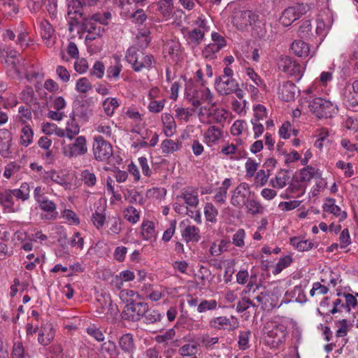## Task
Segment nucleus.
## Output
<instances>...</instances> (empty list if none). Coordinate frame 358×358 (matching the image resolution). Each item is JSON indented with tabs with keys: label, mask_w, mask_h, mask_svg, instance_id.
I'll return each mask as SVG.
<instances>
[{
	"label": "nucleus",
	"mask_w": 358,
	"mask_h": 358,
	"mask_svg": "<svg viewBox=\"0 0 358 358\" xmlns=\"http://www.w3.org/2000/svg\"><path fill=\"white\" fill-rule=\"evenodd\" d=\"M125 57L136 72H139L144 69H150L154 62L152 55L140 51L134 46L127 50Z\"/></svg>",
	"instance_id": "f257e3e1"
},
{
	"label": "nucleus",
	"mask_w": 358,
	"mask_h": 358,
	"mask_svg": "<svg viewBox=\"0 0 358 358\" xmlns=\"http://www.w3.org/2000/svg\"><path fill=\"white\" fill-rule=\"evenodd\" d=\"M264 334L268 345L278 348L285 341L287 331L283 324L269 321L264 326Z\"/></svg>",
	"instance_id": "f03ea898"
},
{
	"label": "nucleus",
	"mask_w": 358,
	"mask_h": 358,
	"mask_svg": "<svg viewBox=\"0 0 358 358\" xmlns=\"http://www.w3.org/2000/svg\"><path fill=\"white\" fill-rule=\"evenodd\" d=\"M308 102L310 110L318 118L331 117L338 110L332 102L321 97H315Z\"/></svg>",
	"instance_id": "7ed1b4c3"
},
{
	"label": "nucleus",
	"mask_w": 358,
	"mask_h": 358,
	"mask_svg": "<svg viewBox=\"0 0 358 358\" xmlns=\"http://www.w3.org/2000/svg\"><path fill=\"white\" fill-rule=\"evenodd\" d=\"M216 91L222 96L235 94L239 99H243L245 93L234 78H216L215 81Z\"/></svg>",
	"instance_id": "20e7f679"
},
{
	"label": "nucleus",
	"mask_w": 358,
	"mask_h": 358,
	"mask_svg": "<svg viewBox=\"0 0 358 358\" xmlns=\"http://www.w3.org/2000/svg\"><path fill=\"white\" fill-rule=\"evenodd\" d=\"M310 10V5L296 3L284 10L280 17V22L284 27H288L302 15L306 14Z\"/></svg>",
	"instance_id": "39448f33"
},
{
	"label": "nucleus",
	"mask_w": 358,
	"mask_h": 358,
	"mask_svg": "<svg viewBox=\"0 0 358 358\" xmlns=\"http://www.w3.org/2000/svg\"><path fill=\"white\" fill-rule=\"evenodd\" d=\"M148 304L145 302H137L134 299L127 300L122 312V317L134 322L139 321L143 317Z\"/></svg>",
	"instance_id": "423d86ee"
},
{
	"label": "nucleus",
	"mask_w": 358,
	"mask_h": 358,
	"mask_svg": "<svg viewBox=\"0 0 358 358\" xmlns=\"http://www.w3.org/2000/svg\"><path fill=\"white\" fill-rule=\"evenodd\" d=\"M92 148L96 160L106 161L113 155L112 145L105 140L102 136L99 135L94 137Z\"/></svg>",
	"instance_id": "0eeeda50"
},
{
	"label": "nucleus",
	"mask_w": 358,
	"mask_h": 358,
	"mask_svg": "<svg viewBox=\"0 0 358 358\" xmlns=\"http://www.w3.org/2000/svg\"><path fill=\"white\" fill-rule=\"evenodd\" d=\"M211 39L212 43L205 46L201 52L202 56L210 60L216 58L217 53L227 45L224 37L217 32L211 34Z\"/></svg>",
	"instance_id": "6e6552de"
},
{
	"label": "nucleus",
	"mask_w": 358,
	"mask_h": 358,
	"mask_svg": "<svg viewBox=\"0 0 358 358\" xmlns=\"http://www.w3.org/2000/svg\"><path fill=\"white\" fill-rule=\"evenodd\" d=\"M259 20V15L251 10H238L234 13L232 22L239 30H244Z\"/></svg>",
	"instance_id": "1a4fd4ad"
},
{
	"label": "nucleus",
	"mask_w": 358,
	"mask_h": 358,
	"mask_svg": "<svg viewBox=\"0 0 358 358\" xmlns=\"http://www.w3.org/2000/svg\"><path fill=\"white\" fill-rule=\"evenodd\" d=\"M87 152L86 138L83 136H79L74 141L62 148L63 154L68 157H77L84 155Z\"/></svg>",
	"instance_id": "9d476101"
},
{
	"label": "nucleus",
	"mask_w": 358,
	"mask_h": 358,
	"mask_svg": "<svg viewBox=\"0 0 358 358\" xmlns=\"http://www.w3.org/2000/svg\"><path fill=\"white\" fill-rule=\"evenodd\" d=\"M231 193V204L235 208H241L250 196V185L247 182H241Z\"/></svg>",
	"instance_id": "9b49d317"
},
{
	"label": "nucleus",
	"mask_w": 358,
	"mask_h": 358,
	"mask_svg": "<svg viewBox=\"0 0 358 358\" xmlns=\"http://www.w3.org/2000/svg\"><path fill=\"white\" fill-rule=\"evenodd\" d=\"M209 326L211 329L217 330L234 331L239 327V322L235 316H219L211 319L209 321Z\"/></svg>",
	"instance_id": "f8f14e48"
},
{
	"label": "nucleus",
	"mask_w": 358,
	"mask_h": 358,
	"mask_svg": "<svg viewBox=\"0 0 358 358\" xmlns=\"http://www.w3.org/2000/svg\"><path fill=\"white\" fill-rule=\"evenodd\" d=\"M220 153L231 160L237 161L248 156V152L244 148H238L237 146H234V143H229L221 148Z\"/></svg>",
	"instance_id": "ddd939ff"
},
{
	"label": "nucleus",
	"mask_w": 358,
	"mask_h": 358,
	"mask_svg": "<svg viewBox=\"0 0 358 358\" xmlns=\"http://www.w3.org/2000/svg\"><path fill=\"white\" fill-rule=\"evenodd\" d=\"M13 140L12 133L6 129H0V155L4 158L11 154L10 146Z\"/></svg>",
	"instance_id": "4468645a"
},
{
	"label": "nucleus",
	"mask_w": 358,
	"mask_h": 358,
	"mask_svg": "<svg viewBox=\"0 0 358 358\" xmlns=\"http://www.w3.org/2000/svg\"><path fill=\"white\" fill-rule=\"evenodd\" d=\"M118 344L121 350L129 355L131 358H134V354L136 350V345L134 336L130 334L122 335L118 341Z\"/></svg>",
	"instance_id": "2eb2a0df"
},
{
	"label": "nucleus",
	"mask_w": 358,
	"mask_h": 358,
	"mask_svg": "<svg viewBox=\"0 0 358 358\" xmlns=\"http://www.w3.org/2000/svg\"><path fill=\"white\" fill-rule=\"evenodd\" d=\"M55 337V331L51 324H45L41 326L38 341L40 344L45 346L50 343Z\"/></svg>",
	"instance_id": "dca6fc26"
},
{
	"label": "nucleus",
	"mask_w": 358,
	"mask_h": 358,
	"mask_svg": "<svg viewBox=\"0 0 358 358\" xmlns=\"http://www.w3.org/2000/svg\"><path fill=\"white\" fill-rule=\"evenodd\" d=\"M296 90V87L292 81L285 82L279 87V96L282 100L289 102L294 99Z\"/></svg>",
	"instance_id": "f3484780"
},
{
	"label": "nucleus",
	"mask_w": 358,
	"mask_h": 358,
	"mask_svg": "<svg viewBox=\"0 0 358 358\" xmlns=\"http://www.w3.org/2000/svg\"><path fill=\"white\" fill-rule=\"evenodd\" d=\"M162 122L164 125V133L166 136L171 137L176 132V123L172 115L164 113L162 115Z\"/></svg>",
	"instance_id": "a211bd4d"
},
{
	"label": "nucleus",
	"mask_w": 358,
	"mask_h": 358,
	"mask_svg": "<svg viewBox=\"0 0 358 358\" xmlns=\"http://www.w3.org/2000/svg\"><path fill=\"white\" fill-rule=\"evenodd\" d=\"M334 199H327L323 205V209L324 211L338 217L341 221L344 220L347 217V213L345 211H341V208L336 205Z\"/></svg>",
	"instance_id": "6ab92c4d"
},
{
	"label": "nucleus",
	"mask_w": 358,
	"mask_h": 358,
	"mask_svg": "<svg viewBox=\"0 0 358 358\" xmlns=\"http://www.w3.org/2000/svg\"><path fill=\"white\" fill-rule=\"evenodd\" d=\"M182 236L187 243L199 242L201 239L200 230L194 225H188L182 231Z\"/></svg>",
	"instance_id": "aec40b11"
},
{
	"label": "nucleus",
	"mask_w": 358,
	"mask_h": 358,
	"mask_svg": "<svg viewBox=\"0 0 358 358\" xmlns=\"http://www.w3.org/2000/svg\"><path fill=\"white\" fill-rule=\"evenodd\" d=\"M290 50L299 57H307L310 51L309 45L301 40L294 41L290 45Z\"/></svg>",
	"instance_id": "412c9836"
},
{
	"label": "nucleus",
	"mask_w": 358,
	"mask_h": 358,
	"mask_svg": "<svg viewBox=\"0 0 358 358\" xmlns=\"http://www.w3.org/2000/svg\"><path fill=\"white\" fill-rule=\"evenodd\" d=\"M76 114L73 111L69 115V120L67 122L66 131V137L72 140L80 132V126L76 120Z\"/></svg>",
	"instance_id": "4be33fe9"
},
{
	"label": "nucleus",
	"mask_w": 358,
	"mask_h": 358,
	"mask_svg": "<svg viewBox=\"0 0 358 358\" xmlns=\"http://www.w3.org/2000/svg\"><path fill=\"white\" fill-rule=\"evenodd\" d=\"M205 30H200V29H192L187 34V41L188 43L192 44L194 46H197L204 40Z\"/></svg>",
	"instance_id": "5701e85b"
},
{
	"label": "nucleus",
	"mask_w": 358,
	"mask_h": 358,
	"mask_svg": "<svg viewBox=\"0 0 358 358\" xmlns=\"http://www.w3.org/2000/svg\"><path fill=\"white\" fill-rule=\"evenodd\" d=\"M162 317L163 315L158 310L150 308L148 306L141 320L144 323L151 324L160 322Z\"/></svg>",
	"instance_id": "b1692460"
},
{
	"label": "nucleus",
	"mask_w": 358,
	"mask_h": 358,
	"mask_svg": "<svg viewBox=\"0 0 358 358\" xmlns=\"http://www.w3.org/2000/svg\"><path fill=\"white\" fill-rule=\"evenodd\" d=\"M40 176L45 183H49L50 181L57 184L64 183V178L60 176L59 174L54 169L43 171Z\"/></svg>",
	"instance_id": "393cba45"
},
{
	"label": "nucleus",
	"mask_w": 358,
	"mask_h": 358,
	"mask_svg": "<svg viewBox=\"0 0 358 358\" xmlns=\"http://www.w3.org/2000/svg\"><path fill=\"white\" fill-rule=\"evenodd\" d=\"M182 148V143L180 141H174L171 139H165L162 142L161 148L164 154L173 153Z\"/></svg>",
	"instance_id": "a878e982"
},
{
	"label": "nucleus",
	"mask_w": 358,
	"mask_h": 358,
	"mask_svg": "<svg viewBox=\"0 0 358 358\" xmlns=\"http://www.w3.org/2000/svg\"><path fill=\"white\" fill-rule=\"evenodd\" d=\"M305 68L299 63L294 61L286 72V73L294 81H299L304 73Z\"/></svg>",
	"instance_id": "bb28decb"
},
{
	"label": "nucleus",
	"mask_w": 358,
	"mask_h": 358,
	"mask_svg": "<svg viewBox=\"0 0 358 358\" xmlns=\"http://www.w3.org/2000/svg\"><path fill=\"white\" fill-rule=\"evenodd\" d=\"M164 51L171 57L178 56L180 51V43L176 40H167L164 45Z\"/></svg>",
	"instance_id": "cd10ccee"
},
{
	"label": "nucleus",
	"mask_w": 358,
	"mask_h": 358,
	"mask_svg": "<svg viewBox=\"0 0 358 358\" xmlns=\"http://www.w3.org/2000/svg\"><path fill=\"white\" fill-rule=\"evenodd\" d=\"M84 6H83L82 3L79 0H72L68 5V15H75L74 17H72L73 18L76 19L77 15L80 16V17L83 18V9Z\"/></svg>",
	"instance_id": "c85d7f7f"
},
{
	"label": "nucleus",
	"mask_w": 358,
	"mask_h": 358,
	"mask_svg": "<svg viewBox=\"0 0 358 358\" xmlns=\"http://www.w3.org/2000/svg\"><path fill=\"white\" fill-rule=\"evenodd\" d=\"M290 244L296 248L299 251H308L314 247V243L308 240H301L298 237L290 238Z\"/></svg>",
	"instance_id": "c756f323"
},
{
	"label": "nucleus",
	"mask_w": 358,
	"mask_h": 358,
	"mask_svg": "<svg viewBox=\"0 0 358 358\" xmlns=\"http://www.w3.org/2000/svg\"><path fill=\"white\" fill-rule=\"evenodd\" d=\"M221 136L222 132L220 129L215 126H210L204 135L208 144L216 143Z\"/></svg>",
	"instance_id": "7c9ffc66"
},
{
	"label": "nucleus",
	"mask_w": 358,
	"mask_h": 358,
	"mask_svg": "<svg viewBox=\"0 0 358 358\" xmlns=\"http://www.w3.org/2000/svg\"><path fill=\"white\" fill-rule=\"evenodd\" d=\"M244 206H245L247 212L252 215L262 213L264 210V207L260 202L255 199H248Z\"/></svg>",
	"instance_id": "2f4dec72"
},
{
	"label": "nucleus",
	"mask_w": 358,
	"mask_h": 358,
	"mask_svg": "<svg viewBox=\"0 0 358 358\" xmlns=\"http://www.w3.org/2000/svg\"><path fill=\"white\" fill-rule=\"evenodd\" d=\"M298 34L301 38L307 40L314 36L310 20H307L302 22L299 28Z\"/></svg>",
	"instance_id": "473e14b6"
},
{
	"label": "nucleus",
	"mask_w": 358,
	"mask_h": 358,
	"mask_svg": "<svg viewBox=\"0 0 358 358\" xmlns=\"http://www.w3.org/2000/svg\"><path fill=\"white\" fill-rule=\"evenodd\" d=\"M120 104L116 98L108 97L106 98L102 103V107L105 113L108 116H112L114 114V111L119 107Z\"/></svg>",
	"instance_id": "72a5a7b5"
},
{
	"label": "nucleus",
	"mask_w": 358,
	"mask_h": 358,
	"mask_svg": "<svg viewBox=\"0 0 358 358\" xmlns=\"http://www.w3.org/2000/svg\"><path fill=\"white\" fill-rule=\"evenodd\" d=\"M83 29L86 32H103L104 29L90 17H83Z\"/></svg>",
	"instance_id": "f704fd0d"
},
{
	"label": "nucleus",
	"mask_w": 358,
	"mask_h": 358,
	"mask_svg": "<svg viewBox=\"0 0 358 358\" xmlns=\"http://www.w3.org/2000/svg\"><path fill=\"white\" fill-rule=\"evenodd\" d=\"M320 176V174L318 170L311 166H307L301 170V180L302 182H309L313 178H319Z\"/></svg>",
	"instance_id": "c9c22d12"
},
{
	"label": "nucleus",
	"mask_w": 358,
	"mask_h": 358,
	"mask_svg": "<svg viewBox=\"0 0 358 358\" xmlns=\"http://www.w3.org/2000/svg\"><path fill=\"white\" fill-rule=\"evenodd\" d=\"M34 132L32 129L27 125L23 127L21 129L20 143L22 145L27 147L33 142Z\"/></svg>",
	"instance_id": "e433bc0d"
},
{
	"label": "nucleus",
	"mask_w": 358,
	"mask_h": 358,
	"mask_svg": "<svg viewBox=\"0 0 358 358\" xmlns=\"http://www.w3.org/2000/svg\"><path fill=\"white\" fill-rule=\"evenodd\" d=\"M286 296H290L296 302L303 303L307 301L306 296L301 286H295L291 292H287Z\"/></svg>",
	"instance_id": "4c0bfd02"
},
{
	"label": "nucleus",
	"mask_w": 358,
	"mask_h": 358,
	"mask_svg": "<svg viewBox=\"0 0 358 358\" xmlns=\"http://www.w3.org/2000/svg\"><path fill=\"white\" fill-rule=\"evenodd\" d=\"M182 198L190 206H196L199 203L198 193L196 190H184L182 193Z\"/></svg>",
	"instance_id": "58836bf2"
},
{
	"label": "nucleus",
	"mask_w": 358,
	"mask_h": 358,
	"mask_svg": "<svg viewBox=\"0 0 358 358\" xmlns=\"http://www.w3.org/2000/svg\"><path fill=\"white\" fill-rule=\"evenodd\" d=\"M173 8V0H159L157 2V9L164 17H169Z\"/></svg>",
	"instance_id": "ea45409f"
},
{
	"label": "nucleus",
	"mask_w": 358,
	"mask_h": 358,
	"mask_svg": "<svg viewBox=\"0 0 358 358\" xmlns=\"http://www.w3.org/2000/svg\"><path fill=\"white\" fill-rule=\"evenodd\" d=\"M12 196H15L18 199L25 201L29 196V186L27 183H22L19 189L10 190Z\"/></svg>",
	"instance_id": "a19ab883"
},
{
	"label": "nucleus",
	"mask_w": 358,
	"mask_h": 358,
	"mask_svg": "<svg viewBox=\"0 0 358 358\" xmlns=\"http://www.w3.org/2000/svg\"><path fill=\"white\" fill-rule=\"evenodd\" d=\"M347 106L348 107H355L358 106V80L352 83V91L350 92L347 96Z\"/></svg>",
	"instance_id": "79ce46f5"
},
{
	"label": "nucleus",
	"mask_w": 358,
	"mask_h": 358,
	"mask_svg": "<svg viewBox=\"0 0 358 358\" xmlns=\"http://www.w3.org/2000/svg\"><path fill=\"white\" fill-rule=\"evenodd\" d=\"M289 176L286 172H281L270 181V184L274 188L282 189L285 187Z\"/></svg>",
	"instance_id": "37998d69"
},
{
	"label": "nucleus",
	"mask_w": 358,
	"mask_h": 358,
	"mask_svg": "<svg viewBox=\"0 0 358 358\" xmlns=\"http://www.w3.org/2000/svg\"><path fill=\"white\" fill-rule=\"evenodd\" d=\"M41 34L44 40H50L54 34L55 30L50 23L44 20L41 22Z\"/></svg>",
	"instance_id": "c03bdc74"
},
{
	"label": "nucleus",
	"mask_w": 358,
	"mask_h": 358,
	"mask_svg": "<svg viewBox=\"0 0 358 358\" xmlns=\"http://www.w3.org/2000/svg\"><path fill=\"white\" fill-rule=\"evenodd\" d=\"M217 302L215 299L202 300L197 306V311L203 313L206 311L213 310L217 308Z\"/></svg>",
	"instance_id": "a18cd8bd"
},
{
	"label": "nucleus",
	"mask_w": 358,
	"mask_h": 358,
	"mask_svg": "<svg viewBox=\"0 0 358 358\" xmlns=\"http://www.w3.org/2000/svg\"><path fill=\"white\" fill-rule=\"evenodd\" d=\"M154 223L150 221H144L142 223V236L145 240H149L155 236Z\"/></svg>",
	"instance_id": "49530a36"
},
{
	"label": "nucleus",
	"mask_w": 358,
	"mask_h": 358,
	"mask_svg": "<svg viewBox=\"0 0 358 358\" xmlns=\"http://www.w3.org/2000/svg\"><path fill=\"white\" fill-rule=\"evenodd\" d=\"M329 136V131L326 129H322L317 135V140L314 143L315 147L322 150L325 143H329V140L328 138Z\"/></svg>",
	"instance_id": "de8ad7c7"
},
{
	"label": "nucleus",
	"mask_w": 358,
	"mask_h": 358,
	"mask_svg": "<svg viewBox=\"0 0 358 358\" xmlns=\"http://www.w3.org/2000/svg\"><path fill=\"white\" fill-rule=\"evenodd\" d=\"M125 219L131 224H136L140 220L138 211L133 206H129L124 211Z\"/></svg>",
	"instance_id": "09e8293b"
},
{
	"label": "nucleus",
	"mask_w": 358,
	"mask_h": 358,
	"mask_svg": "<svg viewBox=\"0 0 358 358\" xmlns=\"http://www.w3.org/2000/svg\"><path fill=\"white\" fill-rule=\"evenodd\" d=\"M99 25H107L110 20L112 15L110 12L98 13L90 17Z\"/></svg>",
	"instance_id": "8fccbe9b"
},
{
	"label": "nucleus",
	"mask_w": 358,
	"mask_h": 358,
	"mask_svg": "<svg viewBox=\"0 0 358 358\" xmlns=\"http://www.w3.org/2000/svg\"><path fill=\"white\" fill-rule=\"evenodd\" d=\"M92 88V85L86 77L79 78L76 84V90L80 93L85 94Z\"/></svg>",
	"instance_id": "3c124183"
},
{
	"label": "nucleus",
	"mask_w": 358,
	"mask_h": 358,
	"mask_svg": "<svg viewBox=\"0 0 358 358\" xmlns=\"http://www.w3.org/2000/svg\"><path fill=\"white\" fill-rule=\"evenodd\" d=\"M101 350L107 353L110 358H115L117 355V346L112 341L104 342L101 346Z\"/></svg>",
	"instance_id": "603ef678"
},
{
	"label": "nucleus",
	"mask_w": 358,
	"mask_h": 358,
	"mask_svg": "<svg viewBox=\"0 0 358 358\" xmlns=\"http://www.w3.org/2000/svg\"><path fill=\"white\" fill-rule=\"evenodd\" d=\"M204 214L207 221L215 222L218 215V210L213 204L207 203L204 207Z\"/></svg>",
	"instance_id": "864d4df0"
},
{
	"label": "nucleus",
	"mask_w": 358,
	"mask_h": 358,
	"mask_svg": "<svg viewBox=\"0 0 358 358\" xmlns=\"http://www.w3.org/2000/svg\"><path fill=\"white\" fill-rule=\"evenodd\" d=\"M337 295L343 296V297L344 298L345 302V307H347L346 313H350L351 308H355V306L357 305V296H356V294L353 295L352 294L338 293Z\"/></svg>",
	"instance_id": "5fc2aeb1"
},
{
	"label": "nucleus",
	"mask_w": 358,
	"mask_h": 358,
	"mask_svg": "<svg viewBox=\"0 0 358 358\" xmlns=\"http://www.w3.org/2000/svg\"><path fill=\"white\" fill-rule=\"evenodd\" d=\"M0 203L7 208H12L14 205L12 192L10 189L0 192Z\"/></svg>",
	"instance_id": "6e6d98bb"
},
{
	"label": "nucleus",
	"mask_w": 358,
	"mask_h": 358,
	"mask_svg": "<svg viewBox=\"0 0 358 358\" xmlns=\"http://www.w3.org/2000/svg\"><path fill=\"white\" fill-rule=\"evenodd\" d=\"M292 262V258L287 255L282 258H280L278 263L276 264L274 270L273 271V273L274 275H277L280 273L284 268H287L290 265Z\"/></svg>",
	"instance_id": "4d7b16f0"
},
{
	"label": "nucleus",
	"mask_w": 358,
	"mask_h": 358,
	"mask_svg": "<svg viewBox=\"0 0 358 358\" xmlns=\"http://www.w3.org/2000/svg\"><path fill=\"white\" fill-rule=\"evenodd\" d=\"M245 231L243 229H238L233 235L232 243L238 248H243L245 245Z\"/></svg>",
	"instance_id": "13d9d810"
},
{
	"label": "nucleus",
	"mask_w": 358,
	"mask_h": 358,
	"mask_svg": "<svg viewBox=\"0 0 358 358\" xmlns=\"http://www.w3.org/2000/svg\"><path fill=\"white\" fill-rule=\"evenodd\" d=\"M122 66L119 62H117L115 65H111L108 67L106 73L108 78H113L115 80H117L119 78L120 74L122 71Z\"/></svg>",
	"instance_id": "bf43d9fd"
},
{
	"label": "nucleus",
	"mask_w": 358,
	"mask_h": 358,
	"mask_svg": "<svg viewBox=\"0 0 358 358\" xmlns=\"http://www.w3.org/2000/svg\"><path fill=\"white\" fill-rule=\"evenodd\" d=\"M105 66L102 62L96 61L90 70V75L101 79L104 75Z\"/></svg>",
	"instance_id": "052dcab7"
},
{
	"label": "nucleus",
	"mask_w": 358,
	"mask_h": 358,
	"mask_svg": "<svg viewBox=\"0 0 358 358\" xmlns=\"http://www.w3.org/2000/svg\"><path fill=\"white\" fill-rule=\"evenodd\" d=\"M258 166L259 164L255 159L248 158L245 164L246 176L249 178L253 177Z\"/></svg>",
	"instance_id": "680f3d73"
},
{
	"label": "nucleus",
	"mask_w": 358,
	"mask_h": 358,
	"mask_svg": "<svg viewBox=\"0 0 358 358\" xmlns=\"http://www.w3.org/2000/svg\"><path fill=\"white\" fill-rule=\"evenodd\" d=\"M81 178L84 183L89 187L94 186L96 182V176L89 170L82 171Z\"/></svg>",
	"instance_id": "e2e57ef3"
},
{
	"label": "nucleus",
	"mask_w": 358,
	"mask_h": 358,
	"mask_svg": "<svg viewBox=\"0 0 358 358\" xmlns=\"http://www.w3.org/2000/svg\"><path fill=\"white\" fill-rule=\"evenodd\" d=\"M197 345L194 343H187L178 349V352L182 356H192L196 354Z\"/></svg>",
	"instance_id": "0e129e2a"
},
{
	"label": "nucleus",
	"mask_w": 358,
	"mask_h": 358,
	"mask_svg": "<svg viewBox=\"0 0 358 358\" xmlns=\"http://www.w3.org/2000/svg\"><path fill=\"white\" fill-rule=\"evenodd\" d=\"M195 94H198V97L205 102L210 104L212 106H215V103L213 101V95L208 88L203 89L199 92H195Z\"/></svg>",
	"instance_id": "69168bd1"
},
{
	"label": "nucleus",
	"mask_w": 358,
	"mask_h": 358,
	"mask_svg": "<svg viewBox=\"0 0 358 358\" xmlns=\"http://www.w3.org/2000/svg\"><path fill=\"white\" fill-rule=\"evenodd\" d=\"M250 335V331H240L238 336V347L241 350H246L249 348V336Z\"/></svg>",
	"instance_id": "338daca9"
},
{
	"label": "nucleus",
	"mask_w": 358,
	"mask_h": 358,
	"mask_svg": "<svg viewBox=\"0 0 358 358\" xmlns=\"http://www.w3.org/2000/svg\"><path fill=\"white\" fill-rule=\"evenodd\" d=\"M138 164L141 169L143 174L150 178L152 174V171L148 164V160L145 157H140L138 159Z\"/></svg>",
	"instance_id": "774afa93"
}]
</instances>
